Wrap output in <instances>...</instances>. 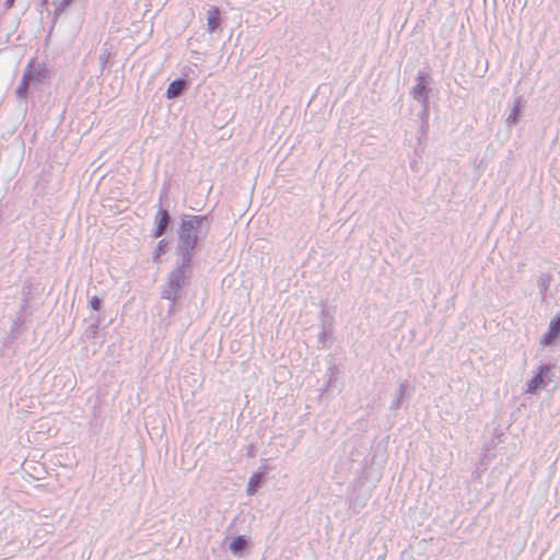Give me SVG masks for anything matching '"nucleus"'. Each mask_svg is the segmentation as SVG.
Here are the masks:
<instances>
[{
  "label": "nucleus",
  "instance_id": "nucleus-20",
  "mask_svg": "<svg viewBox=\"0 0 560 560\" xmlns=\"http://www.w3.org/2000/svg\"><path fill=\"white\" fill-rule=\"evenodd\" d=\"M330 334H331V331H329V330L324 326V327H323V330H322V332H320V335H319L320 340H322L323 338H325L327 335H330Z\"/></svg>",
  "mask_w": 560,
  "mask_h": 560
},
{
  "label": "nucleus",
  "instance_id": "nucleus-2",
  "mask_svg": "<svg viewBox=\"0 0 560 560\" xmlns=\"http://www.w3.org/2000/svg\"><path fill=\"white\" fill-rule=\"evenodd\" d=\"M192 278V259L178 258L175 267L167 276V281L161 291L164 300H179L182 291L190 284Z\"/></svg>",
  "mask_w": 560,
  "mask_h": 560
},
{
  "label": "nucleus",
  "instance_id": "nucleus-3",
  "mask_svg": "<svg viewBox=\"0 0 560 560\" xmlns=\"http://www.w3.org/2000/svg\"><path fill=\"white\" fill-rule=\"evenodd\" d=\"M48 75L49 70L44 62H38L35 59L30 60L15 91L18 98L26 101L30 90L44 83Z\"/></svg>",
  "mask_w": 560,
  "mask_h": 560
},
{
  "label": "nucleus",
  "instance_id": "nucleus-12",
  "mask_svg": "<svg viewBox=\"0 0 560 560\" xmlns=\"http://www.w3.org/2000/svg\"><path fill=\"white\" fill-rule=\"evenodd\" d=\"M551 280V275L546 272L540 273L537 278V287L542 300H545V295L550 287Z\"/></svg>",
  "mask_w": 560,
  "mask_h": 560
},
{
  "label": "nucleus",
  "instance_id": "nucleus-13",
  "mask_svg": "<svg viewBox=\"0 0 560 560\" xmlns=\"http://www.w3.org/2000/svg\"><path fill=\"white\" fill-rule=\"evenodd\" d=\"M74 2V0H52L55 7L52 22L56 23L58 18Z\"/></svg>",
  "mask_w": 560,
  "mask_h": 560
},
{
  "label": "nucleus",
  "instance_id": "nucleus-11",
  "mask_svg": "<svg viewBox=\"0 0 560 560\" xmlns=\"http://www.w3.org/2000/svg\"><path fill=\"white\" fill-rule=\"evenodd\" d=\"M208 31L210 33L217 31V28L219 27L220 25V11L217 7H211L209 10H208Z\"/></svg>",
  "mask_w": 560,
  "mask_h": 560
},
{
  "label": "nucleus",
  "instance_id": "nucleus-14",
  "mask_svg": "<svg viewBox=\"0 0 560 560\" xmlns=\"http://www.w3.org/2000/svg\"><path fill=\"white\" fill-rule=\"evenodd\" d=\"M262 478H264V472H261V471H256L250 476L248 485H247V493L248 494H254L256 492L257 488L260 487V485L262 482Z\"/></svg>",
  "mask_w": 560,
  "mask_h": 560
},
{
  "label": "nucleus",
  "instance_id": "nucleus-17",
  "mask_svg": "<svg viewBox=\"0 0 560 560\" xmlns=\"http://www.w3.org/2000/svg\"><path fill=\"white\" fill-rule=\"evenodd\" d=\"M102 299L96 295L92 296L89 301L90 307L94 311H100L102 307Z\"/></svg>",
  "mask_w": 560,
  "mask_h": 560
},
{
  "label": "nucleus",
  "instance_id": "nucleus-4",
  "mask_svg": "<svg viewBox=\"0 0 560 560\" xmlns=\"http://www.w3.org/2000/svg\"><path fill=\"white\" fill-rule=\"evenodd\" d=\"M431 82L432 78L429 72L419 71L416 77V84L410 92L412 98L422 105V115H425L428 110Z\"/></svg>",
  "mask_w": 560,
  "mask_h": 560
},
{
  "label": "nucleus",
  "instance_id": "nucleus-1",
  "mask_svg": "<svg viewBox=\"0 0 560 560\" xmlns=\"http://www.w3.org/2000/svg\"><path fill=\"white\" fill-rule=\"evenodd\" d=\"M179 219L176 254L178 258L192 259L199 243L210 232L212 218L210 214H182Z\"/></svg>",
  "mask_w": 560,
  "mask_h": 560
},
{
  "label": "nucleus",
  "instance_id": "nucleus-9",
  "mask_svg": "<svg viewBox=\"0 0 560 560\" xmlns=\"http://www.w3.org/2000/svg\"><path fill=\"white\" fill-rule=\"evenodd\" d=\"M524 107H525V102H524L523 97L518 96V97L514 98L511 112H510L509 116L506 117V125L509 127L514 126L520 121L523 110H524Z\"/></svg>",
  "mask_w": 560,
  "mask_h": 560
},
{
  "label": "nucleus",
  "instance_id": "nucleus-7",
  "mask_svg": "<svg viewBox=\"0 0 560 560\" xmlns=\"http://www.w3.org/2000/svg\"><path fill=\"white\" fill-rule=\"evenodd\" d=\"M408 381L400 382L398 388L393 395V399L389 405V409L392 411L398 410L401 407L402 401L411 396V394L408 393Z\"/></svg>",
  "mask_w": 560,
  "mask_h": 560
},
{
  "label": "nucleus",
  "instance_id": "nucleus-23",
  "mask_svg": "<svg viewBox=\"0 0 560 560\" xmlns=\"http://www.w3.org/2000/svg\"><path fill=\"white\" fill-rule=\"evenodd\" d=\"M47 2H48V0H42L43 4H46Z\"/></svg>",
  "mask_w": 560,
  "mask_h": 560
},
{
  "label": "nucleus",
  "instance_id": "nucleus-10",
  "mask_svg": "<svg viewBox=\"0 0 560 560\" xmlns=\"http://www.w3.org/2000/svg\"><path fill=\"white\" fill-rule=\"evenodd\" d=\"M560 334V318L559 319H552L549 324L547 332L544 335L541 343L545 346L551 345L553 340L559 336Z\"/></svg>",
  "mask_w": 560,
  "mask_h": 560
},
{
  "label": "nucleus",
  "instance_id": "nucleus-5",
  "mask_svg": "<svg viewBox=\"0 0 560 560\" xmlns=\"http://www.w3.org/2000/svg\"><path fill=\"white\" fill-rule=\"evenodd\" d=\"M552 365L540 364L535 375L527 382V393H536L538 389H542L549 382L552 381Z\"/></svg>",
  "mask_w": 560,
  "mask_h": 560
},
{
  "label": "nucleus",
  "instance_id": "nucleus-22",
  "mask_svg": "<svg viewBox=\"0 0 560 560\" xmlns=\"http://www.w3.org/2000/svg\"><path fill=\"white\" fill-rule=\"evenodd\" d=\"M92 327H93V332H95V331H96V329L98 328V324L96 323V324H94Z\"/></svg>",
  "mask_w": 560,
  "mask_h": 560
},
{
  "label": "nucleus",
  "instance_id": "nucleus-21",
  "mask_svg": "<svg viewBox=\"0 0 560 560\" xmlns=\"http://www.w3.org/2000/svg\"><path fill=\"white\" fill-rule=\"evenodd\" d=\"M15 0H5L4 5L7 9H10L13 7Z\"/></svg>",
  "mask_w": 560,
  "mask_h": 560
},
{
  "label": "nucleus",
  "instance_id": "nucleus-19",
  "mask_svg": "<svg viewBox=\"0 0 560 560\" xmlns=\"http://www.w3.org/2000/svg\"><path fill=\"white\" fill-rule=\"evenodd\" d=\"M328 372H329V380H328L327 386H329L331 384L332 380L335 378V375H336L335 368H329Z\"/></svg>",
  "mask_w": 560,
  "mask_h": 560
},
{
  "label": "nucleus",
  "instance_id": "nucleus-16",
  "mask_svg": "<svg viewBox=\"0 0 560 560\" xmlns=\"http://www.w3.org/2000/svg\"><path fill=\"white\" fill-rule=\"evenodd\" d=\"M167 250V242L165 240H161L158 245H156V248L154 250V254H153V261L154 262H159L160 261V257L165 254Z\"/></svg>",
  "mask_w": 560,
  "mask_h": 560
},
{
  "label": "nucleus",
  "instance_id": "nucleus-6",
  "mask_svg": "<svg viewBox=\"0 0 560 560\" xmlns=\"http://www.w3.org/2000/svg\"><path fill=\"white\" fill-rule=\"evenodd\" d=\"M155 229L152 232V237L159 238L162 235H164L171 224V215L168 213V210L160 208L159 211L155 214Z\"/></svg>",
  "mask_w": 560,
  "mask_h": 560
},
{
  "label": "nucleus",
  "instance_id": "nucleus-18",
  "mask_svg": "<svg viewBox=\"0 0 560 560\" xmlns=\"http://www.w3.org/2000/svg\"><path fill=\"white\" fill-rule=\"evenodd\" d=\"M167 301L170 303H168V307L166 311V316L172 317L176 313V306H177L178 300H167Z\"/></svg>",
  "mask_w": 560,
  "mask_h": 560
},
{
  "label": "nucleus",
  "instance_id": "nucleus-8",
  "mask_svg": "<svg viewBox=\"0 0 560 560\" xmlns=\"http://www.w3.org/2000/svg\"><path fill=\"white\" fill-rule=\"evenodd\" d=\"M189 88V83L186 79L177 78L173 80L166 90L165 96L168 100H174L180 96L187 89Z\"/></svg>",
  "mask_w": 560,
  "mask_h": 560
},
{
  "label": "nucleus",
  "instance_id": "nucleus-15",
  "mask_svg": "<svg viewBox=\"0 0 560 560\" xmlns=\"http://www.w3.org/2000/svg\"><path fill=\"white\" fill-rule=\"evenodd\" d=\"M247 547V540L244 536H237L230 542V550L234 555H238Z\"/></svg>",
  "mask_w": 560,
  "mask_h": 560
}]
</instances>
